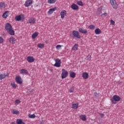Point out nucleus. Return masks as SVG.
<instances>
[{
  "mask_svg": "<svg viewBox=\"0 0 124 124\" xmlns=\"http://www.w3.org/2000/svg\"><path fill=\"white\" fill-rule=\"evenodd\" d=\"M58 9V7H55L53 8H51L49 10L47 13L48 15H51V14H53V13L54 12V11H56Z\"/></svg>",
  "mask_w": 124,
  "mask_h": 124,
  "instance_id": "nucleus-11",
  "label": "nucleus"
},
{
  "mask_svg": "<svg viewBox=\"0 0 124 124\" xmlns=\"http://www.w3.org/2000/svg\"><path fill=\"white\" fill-rule=\"evenodd\" d=\"M108 14L107 13H105L104 14H102L101 15V16L103 17H106V16H107Z\"/></svg>",
  "mask_w": 124,
  "mask_h": 124,
  "instance_id": "nucleus-40",
  "label": "nucleus"
},
{
  "mask_svg": "<svg viewBox=\"0 0 124 124\" xmlns=\"http://www.w3.org/2000/svg\"><path fill=\"white\" fill-rule=\"evenodd\" d=\"M9 16V12L8 11H5L2 15V17L4 19H6V17Z\"/></svg>",
  "mask_w": 124,
  "mask_h": 124,
  "instance_id": "nucleus-18",
  "label": "nucleus"
},
{
  "mask_svg": "<svg viewBox=\"0 0 124 124\" xmlns=\"http://www.w3.org/2000/svg\"><path fill=\"white\" fill-rule=\"evenodd\" d=\"M34 60V58L32 56H29L27 57V62H33Z\"/></svg>",
  "mask_w": 124,
  "mask_h": 124,
  "instance_id": "nucleus-16",
  "label": "nucleus"
},
{
  "mask_svg": "<svg viewBox=\"0 0 124 124\" xmlns=\"http://www.w3.org/2000/svg\"><path fill=\"white\" fill-rule=\"evenodd\" d=\"M72 34L74 37H76V38H78V39L81 38V36L80 35V34H79V32L77 31H73Z\"/></svg>",
  "mask_w": 124,
  "mask_h": 124,
  "instance_id": "nucleus-7",
  "label": "nucleus"
},
{
  "mask_svg": "<svg viewBox=\"0 0 124 124\" xmlns=\"http://www.w3.org/2000/svg\"><path fill=\"white\" fill-rule=\"evenodd\" d=\"M3 42V38L0 36V43H2Z\"/></svg>",
  "mask_w": 124,
  "mask_h": 124,
  "instance_id": "nucleus-42",
  "label": "nucleus"
},
{
  "mask_svg": "<svg viewBox=\"0 0 124 124\" xmlns=\"http://www.w3.org/2000/svg\"><path fill=\"white\" fill-rule=\"evenodd\" d=\"M19 73L20 74H22V75H27L28 74V70L26 69H22L19 71Z\"/></svg>",
  "mask_w": 124,
  "mask_h": 124,
  "instance_id": "nucleus-15",
  "label": "nucleus"
},
{
  "mask_svg": "<svg viewBox=\"0 0 124 124\" xmlns=\"http://www.w3.org/2000/svg\"><path fill=\"white\" fill-rule=\"evenodd\" d=\"M16 81L17 84H20V85L23 84V79L20 76H17L16 78Z\"/></svg>",
  "mask_w": 124,
  "mask_h": 124,
  "instance_id": "nucleus-9",
  "label": "nucleus"
},
{
  "mask_svg": "<svg viewBox=\"0 0 124 124\" xmlns=\"http://www.w3.org/2000/svg\"><path fill=\"white\" fill-rule=\"evenodd\" d=\"M56 1H57V0H48L47 3H49V4H53L55 3Z\"/></svg>",
  "mask_w": 124,
  "mask_h": 124,
  "instance_id": "nucleus-31",
  "label": "nucleus"
},
{
  "mask_svg": "<svg viewBox=\"0 0 124 124\" xmlns=\"http://www.w3.org/2000/svg\"><path fill=\"white\" fill-rule=\"evenodd\" d=\"M62 73L61 74L62 79H64L65 78H66V77L68 76V72H67L64 69H62Z\"/></svg>",
  "mask_w": 124,
  "mask_h": 124,
  "instance_id": "nucleus-4",
  "label": "nucleus"
},
{
  "mask_svg": "<svg viewBox=\"0 0 124 124\" xmlns=\"http://www.w3.org/2000/svg\"><path fill=\"white\" fill-rule=\"evenodd\" d=\"M70 77L71 78H75L76 77V74L74 72H70Z\"/></svg>",
  "mask_w": 124,
  "mask_h": 124,
  "instance_id": "nucleus-23",
  "label": "nucleus"
},
{
  "mask_svg": "<svg viewBox=\"0 0 124 124\" xmlns=\"http://www.w3.org/2000/svg\"><path fill=\"white\" fill-rule=\"evenodd\" d=\"M77 4H78V5H80V6H83V2H82L81 1H78L77 2Z\"/></svg>",
  "mask_w": 124,
  "mask_h": 124,
  "instance_id": "nucleus-36",
  "label": "nucleus"
},
{
  "mask_svg": "<svg viewBox=\"0 0 124 124\" xmlns=\"http://www.w3.org/2000/svg\"><path fill=\"white\" fill-rule=\"evenodd\" d=\"M93 96L94 97H98V93H94Z\"/></svg>",
  "mask_w": 124,
  "mask_h": 124,
  "instance_id": "nucleus-41",
  "label": "nucleus"
},
{
  "mask_svg": "<svg viewBox=\"0 0 124 124\" xmlns=\"http://www.w3.org/2000/svg\"><path fill=\"white\" fill-rule=\"evenodd\" d=\"M78 107H79V105L78 104H73L72 105V108L75 110L78 109Z\"/></svg>",
  "mask_w": 124,
  "mask_h": 124,
  "instance_id": "nucleus-22",
  "label": "nucleus"
},
{
  "mask_svg": "<svg viewBox=\"0 0 124 124\" xmlns=\"http://www.w3.org/2000/svg\"><path fill=\"white\" fill-rule=\"evenodd\" d=\"M120 100H121V97L117 95H113L112 98L110 99L112 104H117V102H119Z\"/></svg>",
  "mask_w": 124,
  "mask_h": 124,
  "instance_id": "nucleus-2",
  "label": "nucleus"
},
{
  "mask_svg": "<svg viewBox=\"0 0 124 124\" xmlns=\"http://www.w3.org/2000/svg\"><path fill=\"white\" fill-rule=\"evenodd\" d=\"M28 93L29 94H33V89H30L28 91Z\"/></svg>",
  "mask_w": 124,
  "mask_h": 124,
  "instance_id": "nucleus-35",
  "label": "nucleus"
},
{
  "mask_svg": "<svg viewBox=\"0 0 124 124\" xmlns=\"http://www.w3.org/2000/svg\"><path fill=\"white\" fill-rule=\"evenodd\" d=\"M5 29L10 35H15V31L13 30V28H12V26L10 23H6L5 25Z\"/></svg>",
  "mask_w": 124,
  "mask_h": 124,
  "instance_id": "nucleus-1",
  "label": "nucleus"
},
{
  "mask_svg": "<svg viewBox=\"0 0 124 124\" xmlns=\"http://www.w3.org/2000/svg\"><path fill=\"white\" fill-rule=\"evenodd\" d=\"M109 1L111 5L112 6L114 9H118V4L117 3V2H116L115 0H109Z\"/></svg>",
  "mask_w": 124,
  "mask_h": 124,
  "instance_id": "nucleus-5",
  "label": "nucleus"
},
{
  "mask_svg": "<svg viewBox=\"0 0 124 124\" xmlns=\"http://www.w3.org/2000/svg\"><path fill=\"white\" fill-rule=\"evenodd\" d=\"M15 20L16 21H24L25 20V15L24 14H20L19 15H17L16 16Z\"/></svg>",
  "mask_w": 124,
  "mask_h": 124,
  "instance_id": "nucleus-3",
  "label": "nucleus"
},
{
  "mask_svg": "<svg viewBox=\"0 0 124 124\" xmlns=\"http://www.w3.org/2000/svg\"><path fill=\"white\" fill-rule=\"evenodd\" d=\"M110 25H112V26H115V21L113 20V19L110 20Z\"/></svg>",
  "mask_w": 124,
  "mask_h": 124,
  "instance_id": "nucleus-39",
  "label": "nucleus"
},
{
  "mask_svg": "<svg viewBox=\"0 0 124 124\" xmlns=\"http://www.w3.org/2000/svg\"><path fill=\"white\" fill-rule=\"evenodd\" d=\"M79 118L81 119V120H82V121H87V117H86V115L82 114L79 116Z\"/></svg>",
  "mask_w": 124,
  "mask_h": 124,
  "instance_id": "nucleus-21",
  "label": "nucleus"
},
{
  "mask_svg": "<svg viewBox=\"0 0 124 124\" xmlns=\"http://www.w3.org/2000/svg\"><path fill=\"white\" fill-rule=\"evenodd\" d=\"M32 4V0H27L25 1L24 5L26 7H29Z\"/></svg>",
  "mask_w": 124,
  "mask_h": 124,
  "instance_id": "nucleus-10",
  "label": "nucleus"
},
{
  "mask_svg": "<svg viewBox=\"0 0 124 124\" xmlns=\"http://www.w3.org/2000/svg\"><path fill=\"white\" fill-rule=\"evenodd\" d=\"M35 117H36V116H35V114H34L29 115V118H30V119H34V118H35Z\"/></svg>",
  "mask_w": 124,
  "mask_h": 124,
  "instance_id": "nucleus-37",
  "label": "nucleus"
},
{
  "mask_svg": "<svg viewBox=\"0 0 124 124\" xmlns=\"http://www.w3.org/2000/svg\"><path fill=\"white\" fill-rule=\"evenodd\" d=\"M101 118H103V117H104V114L103 113H99Z\"/></svg>",
  "mask_w": 124,
  "mask_h": 124,
  "instance_id": "nucleus-44",
  "label": "nucleus"
},
{
  "mask_svg": "<svg viewBox=\"0 0 124 124\" xmlns=\"http://www.w3.org/2000/svg\"><path fill=\"white\" fill-rule=\"evenodd\" d=\"M78 50V45L75 44L73 47L72 48V51H77Z\"/></svg>",
  "mask_w": 124,
  "mask_h": 124,
  "instance_id": "nucleus-24",
  "label": "nucleus"
},
{
  "mask_svg": "<svg viewBox=\"0 0 124 124\" xmlns=\"http://www.w3.org/2000/svg\"><path fill=\"white\" fill-rule=\"evenodd\" d=\"M37 47L40 48V49H43L45 47V45L43 44H38L37 46Z\"/></svg>",
  "mask_w": 124,
  "mask_h": 124,
  "instance_id": "nucleus-27",
  "label": "nucleus"
},
{
  "mask_svg": "<svg viewBox=\"0 0 124 124\" xmlns=\"http://www.w3.org/2000/svg\"><path fill=\"white\" fill-rule=\"evenodd\" d=\"M16 42V39L14 38L13 37H11L9 39V42L11 44H15V42Z\"/></svg>",
  "mask_w": 124,
  "mask_h": 124,
  "instance_id": "nucleus-13",
  "label": "nucleus"
},
{
  "mask_svg": "<svg viewBox=\"0 0 124 124\" xmlns=\"http://www.w3.org/2000/svg\"><path fill=\"white\" fill-rule=\"evenodd\" d=\"M89 74L87 72H83L82 73V77L83 78V79H88V78H89Z\"/></svg>",
  "mask_w": 124,
  "mask_h": 124,
  "instance_id": "nucleus-17",
  "label": "nucleus"
},
{
  "mask_svg": "<svg viewBox=\"0 0 124 124\" xmlns=\"http://www.w3.org/2000/svg\"><path fill=\"white\" fill-rule=\"evenodd\" d=\"M55 63L54 64V66L56 67H61V64L62 63V61L61 59H56L55 60Z\"/></svg>",
  "mask_w": 124,
  "mask_h": 124,
  "instance_id": "nucleus-6",
  "label": "nucleus"
},
{
  "mask_svg": "<svg viewBox=\"0 0 124 124\" xmlns=\"http://www.w3.org/2000/svg\"><path fill=\"white\" fill-rule=\"evenodd\" d=\"M12 113L13 115H19L20 114V112L18 111V110L15 109H13Z\"/></svg>",
  "mask_w": 124,
  "mask_h": 124,
  "instance_id": "nucleus-20",
  "label": "nucleus"
},
{
  "mask_svg": "<svg viewBox=\"0 0 124 124\" xmlns=\"http://www.w3.org/2000/svg\"><path fill=\"white\" fill-rule=\"evenodd\" d=\"M66 14H67V12L66 10H63L60 12V16L61 19H64V17L66 16Z\"/></svg>",
  "mask_w": 124,
  "mask_h": 124,
  "instance_id": "nucleus-8",
  "label": "nucleus"
},
{
  "mask_svg": "<svg viewBox=\"0 0 124 124\" xmlns=\"http://www.w3.org/2000/svg\"><path fill=\"white\" fill-rule=\"evenodd\" d=\"M11 86L12 87V88H14V89H16V88H17V84H16L14 81H12L11 83Z\"/></svg>",
  "mask_w": 124,
  "mask_h": 124,
  "instance_id": "nucleus-29",
  "label": "nucleus"
},
{
  "mask_svg": "<svg viewBox=\"0 0 124 124\" xmlns=\"http://www.w3.org/2000/svg\"><path fill=\"white\" fill-rule=\"evenodd\" d=\"M101 32H102L101 30H100V29H99V28L96 29L95 30V34H100V33H101Z\"/></svg>",
  "mask_w": 124,
  "mask_h": 124,
  "instance_id": "nucleus-28",
  "label": "nucleus"
},
{
  "mask_svg": "<svg viewBox=\"0 0 124 124\" xmlns=\"http://www.w3.org/2000/svg\"><path fill=\"white\" fill-rule=\"evenodd\" d=\"M38 35V32H35L34 33H33L32 34V38H33V39H34V38L37 37Z\"/></svg>",
  "mask_w": 124,
  "mask_h": 124,
  "instance_id": "nucleus-32",
  "label": "nucleus"
},
{
  "mask_svg": "<svg viewBox=\"0 0 124 124\" xmlns=\"http://www.w3.org/2000/svg\"><path fill=\"white\" fill-rule=\"evenodd\" d=\"M71 8H72V9H73V10H78V9H79V7L78 6V5L74 3H73L71 5Z\"/></svg>",
  "mask_w": 124,
  "mask_h": 124,
  "instance_id": "nucleus-14",
  "label": "nucleus"
},
{
  "mask_svg": "<svg viewBox=\"0 0 124 124\" xmlns=\"http://www.w3.org/2000/svg\"><path fill=\"white\" fill-rule=\"evenodd\" d=\"M56 48L57 50H60L62 49V46L61 45H58L56 46Z\"/></svg>",
  "mask_w": 124,
  "mask_h": 124,
  "instance_id": "nucleus-38",
  "label": "nucleus"
},
{
  "mask_svg": "<svg viewBox=\"0 0 124 124\" xmlns=\"http://www.w3.org/2000/svg\"><path fill=\"white\" fill-rule=\"evenodd\" d=\"M19 103H21V101H20L19 99H16L15 101V104L16 105H18Z\"/></svg>",
  "mask_w": 124,
  "mask_h": 124,
  "instance_id": "nucleus-33",
  "label": "nucleus"
},
{
  "mask_svg": "<svg viewBox=\"0 0 124 124\" xmlns=\"http://www.w3.org/2000/svg\"><path fill=\"white\" fill-rule=\"evenodd\" d=\"M11 124H17V123H16L15 122H13L11 123Z\"/></svg>",
  "mask_w": 124,
  "mask_h": 124,
  "instance_id": "nucleus-45",
  "label": "nucleus"
},
{
  "mask_svg": "<svg viewBox=\"0 0 124 124\" xmlns=\"http://www.w3.org/2000/svg\"><path fill=\"white\" fill-rule=\"evenodd\" d=\"M6 77V74H0V80H2Z\"/></svg>",
  "mask_w": 124,
  "mask_h": 124,
  "instance_id": "nucleus-30",
  "label": "nucleus"
},
{
  "mask_svg": "<svg viewBox=\"0 0 124 124\" xmlns=\"http://www.w3.org/2000/svg\"><path fill=\"white\" fill-rule=\"evenodd\" d=\"M74 91V89H73V88H71L69 90V93H73Z\"/></svg>",
  "mask_w": 124,
  "mask_h": 124,
  "instance_id": "nucleus-43",
  "label": "nucleus"
},
{
  "mask_svg": "<svg viewBox=\"0 0 124 124\" xmlns=\"http://www.w3.org/2000/svg\"><path fill=\"white\" fill-rule=\"evenodd\" d=\"M36 21V20L35 18H34L33 17H31L28 20V23H29V24H31V25H33L35 23Z\"/></svg>",
  "mask_w": 124,
  "mask_h": 124,
  "instance_id": "nucleus-12",
  "label": "nucleus"
},
{
  "mask_svg": "<svg viewBox=\"0 0 124 124\" xmlns=\"http://www.w3.org/2000/svg\"><path fill=\"white\" fill-rule=\"evenodd\" d=\"M17 124H26L22 121V119H18L16 120Z\"/></svg>",
  "mask_w": 124,
  "mask_h": 124,
  "instance_id": "nucleus-26",
  "label": "nucleus"
},
{
  "mask_svg": "<svg viewBox=\"0 0 124 124\" xmlns=\"http://www.w3.org/2000/svg\"><path fill=\"white\" fill-rule=\"evenodd\" d=\"M79 32H81V33H87L88 32V31H87L86 29H83L82 28L79 29Z\"/></svg>",
  "mask_w": 124,
  "mask_h": 124,
  "instance_id": "nucleus-19",
  "label": "nucleus"
},
{
  "mask_svg": "<svg viewBox=\"0 0 124 124\" xmlns=\"http://www.w3.org/2000/svg\"><path fill=\"white\" fill-rule=\"evenodd\" d=\"M88 28L90 30H94V29H95V26H94V25H91Z\"/></svg>",
  "mask_w": 124,
  "mask_h": 124,
  "instance_id": "nucleus-34",
  "label": "nucleus"
},
{
  "mask_svg": "<svg viewBox=\"0 0 124 124\" xmlns=\"http://www.w3.org/2000/svg\"><path fill=\"white\" fill-rule=\"evenodd\" d=\"M5 3L4 2L0 3V9H4L5 8Z\"/></svg>",
  "mask_w": 124,
  "mask_h": 124,
  "instance_id": "nucleus-25",
  "label": "nucleus"
}]
</instances>
